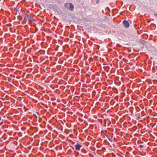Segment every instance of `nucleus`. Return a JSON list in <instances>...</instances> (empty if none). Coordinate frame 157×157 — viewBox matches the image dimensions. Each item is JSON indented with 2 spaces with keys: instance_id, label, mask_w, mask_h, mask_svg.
Wrapping results in <instances>:
<instances>
[{
  "instance_id": "nucleus-1",
  "label": "nucleus",
  "mask_w": 157,
  "mask_h": 157,
  "mask_svg": "<svg viewBox=\"0 0 157 157\" xmlns=\"http://www.w3.org/2000/svg\"><path fill=\"white\" fill-rule=\"evenodd\" d=\"M65 7L67 9L71 11H73L74 8V6L71 3H67L65 5Z\"/></svg>"
},
{
  "instance_id": "nucleus-2",
  "label": "nucleus",
  "mask_w": 157,
  "mask_h": 157,
  "mask_svg": "<svg viewBox=\"0 0 157 157\" xmlns=\"http://www.w3.org/2000/svg\"><path fill=\"white\" fill-rule=\"evenodd\" d=\"M75 149L77 151H79L80 148L82 147V145L80 144L78 142H77L76 144L74 145Z\"/></svg>"
},
{
  "instance_id": "nucleus-3",
  "label": "nucleus",
  "mask_w": 157,
  "mask_h": 157,
  "mask_svg": "<svg viewBox=\"0 0 157 157\" xmlns=\"http://www.w3.org/2000/svg\"><path fill=\"white\" fill-rule=\"evenodd\" d=\"M123 23L124 26L126 28H128L129 26V24L128 22L126 20H124L123 21Z\"/></svg>"
},
{
  "instance_id": "nucleus-4",
  "label": "nucleus",
  "mask_w": 157,
  "mask_h": 157,
  "mask_svg": "<svg viewBox=\"0 0 157 157\" xmlns=\"http://www.w3.org/2000/svg\"><path fill=\"white\" fill-rule=\"evenodd\" d=\"M138 147L139 148H143L144 147V145H139L138 146Z\"/></svg>"
},
{
  "instance_id": "nucleus-5",
  "label": "nucleus",
  "mask_w": 157,
  "mask_h": 157,
  "mask_svg": "<svg viewBox=\"0 0 157 157\" xmlns=\"http://www.w3.org/2000/svg\"><path fill=\"white\" fill-rule=\"evenodd\" d=\"M106 136L108 139L109 140H110V139H109V136Z\"/></svg>"
},
{
  "instance_id": "nucleus-6",
  "label": "nucleus",
  "mask_w": 157,
  "mask_h": 157,
  "mask_svg": "<svg viewBox=\"0 0 157 157\" xmlns=\"http://www.w3.org/2000/svg\"><path fill=\"white\" fill-rule=\"evenodd\" d=\"M154 15L156 16H157V14H156V13L154 14Z\"/></svg>"
},
{
  "instance_id": "nucleus-7",
  "label": "nucleus",
  "mask_w": 157,
  "mask_h": 157,
  "mask_svg": "<svg viewBox=\"0 0 157 157\" xmlns=\"http://www.w3.org/2000/svg\"><path fill=\"white\" fill-rule=\"evenodd\" d=\"M139 117H138V118H137V120H139Z\"/></svg>"
}]
</instances>
